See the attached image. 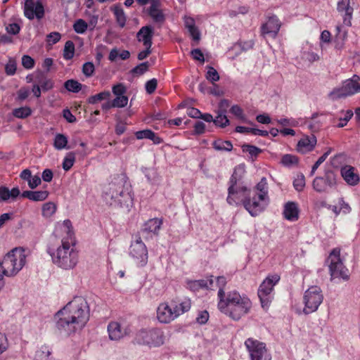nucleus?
<instances>
[{"label":"nucleus","mask_w":360,"mask_h":360,"mask_svg":"<svg viewBox=\"0 0 360 360\" xmlns=\"http://www.w3.org/2000/svg\"><path fill=\"white\" fill-rule=\"evenodd\" d=\"M61 35L59 32H51L46 36V41L49 44H55L60 41Z\"/></svg>","instance_id":"e2e57ef3"},{"label":"nucleus","mask_w":360,"mask_h":360,"mask_svg":"<svg viewBox=\"0 0 360 360\" xmlns=\"http://www.w3.org/2000/svg\"><path fill=\"white\" fill-rule=\"evenodd\" d=\"M27 183L29 187L31 189H34L41 184V180L38 175H35L34 176H32L31 179H30V181H28Z\"/></svg>","instance_id":"774afa93"},{"label":"nucleus","mask_w":360,"mask_h":360,"mask_svg":"<svg viewBox=\"0 0 360 360\" xmlns=\"http://www.w3.org/2000/svg\"><path fill=\"white\" fill-rule=\"evenodd\" d=\"M353 115V111L352 110H347L345 113V116L339 119V123L337 124V127L339 128H342L346 126L347 122L352 119Z\"/></svg>","instance_id":"864d4df0"},{"label":"nucleus","mask_w":360,"mask_h":360,"mask_svg":"<svg viewBox=\"0 0 360 360\" xmlns=\"http://www.w3.org/2000/svg\"><path fill=\"white\" fill-rule=\"evenodd\" d=\"M75 44L73 41L68 40L65 42L64 51H63V58L65 60H70L74 57L75 54Z\"/></svg>","instance_id":"ea45409f"},{"label":"nucleus","mask_w":360,"mask_h":360,"mask_svg":"<svg viewBox=\"0 0 360 360\" xmlns=\"http://www.w3.org/2000/svg\"><path fill=\"white\" fill-rule=\"evenodd\" d=\"M226 202L231 206L243 205L253 217L259 216L270 202L266 178L262 177L252 188L244 185L229 186Z\"/></svg>","instance_id":"f257e3e1"},{"label":"nucleus","mask_w":360,"mask_h":360,"mask_svg":"<svg viewBox=\"0 0 360 360\" xmlns=\"http://www.w3.org/2000/svg\"><path fill=\"white\" fill-rule=\"evenodd\" d=\"M89 314L86 300L81 296L75 297L56 314V327L60 335L70 336L86 326Z\"/></svg>","instance_id":"f03ea898"},{"label":"nucleus","mask_w":360,"mask_h":360,"mask_svg":"<svg viewBox=\"0 0 360 360\" xmlns=\"http://www.w3.org/2000/svg\"><path fill=\"white\" fill-rule=\"evenodd\" d=\"M209 313L207 312V311L206 310H204V311H199V313L198 314V316L196 317V322L198 323L199 324H205L207 322L208 319H209Z\"/></svg>","instance_id":"0e129e2a"},{"label":"nucleus","mask_w":360,"mask_h":360,"mask_svg":"<svg viewBox=\"0 0 360 360\" xmlns=\"http://www.w3.org/2000/svg\"><path fill=\"white\" fill-rule=\"evenodd\" d=\"M111 93L109 91H104L96 95L89 96L87 99V102L89 104H96L101 101L109 99Z\"/></svg>","instance_id":"f704fd0d"},{"label":"nucleus","mask_w":360,"mask_h":360,"mask_svg":"<svg viewBox=\"0 0 360 360\" xmlns=\"http://www.w3.org/2000/svg\"><path fill=\"white\" fill-rule=\"evenodd\" d=\"M52 261L59 268L68 270L73 269L78 262V252L68 240L63 239L61 245L51 252Z\"/></svg>","instance_id":"20e7f679"},{"label":"nucleus","mask_w":360,"mask_h":360,"mask_svg":"<svg viewBox=\"0 0 360 360\" xmlns=\"http://www.w3.org/2000/svg\"><path fill=\"white\" fill-rule=\"evenodd\" d=\"M330 152L331 149L330 148L328 151L325 152L321 157L319 158V159L316 161L311 167L310 176H313L315 174L316 169L326 160Z\"/></svg>","instance_id":"de8ad7c7"},{"label":"nucleus","mask_w":360,"mask_h":360,"mask_svg":"<svg viewBox=\"0 0 360 360\" xmlns=\"http://www.w3.org/2000/svg\"><path fill=\"white\" fill-rule=\"evenodd\" d=\"M17 69V64L14 59L10 58L5 66V72L7 75H15Z\"/></svg>","instance_id":"4d7b16f0"},{"label":"nucleus","mask_w":360,"mask_h":360,"mask_svg":"<svg viewBox=\"0 0 360 360\" xmlns=\"http://www.w3.org/2000/svg\"><path fill=\"white\" fill-rule=\"evenodd\" d=\"M32 110L28 106L20 107L13 110V115L15 117L25 119L30 116Z\"/></svg>","instance_id":"58836bf2"},{"label":"nucleus","mask_w":360,"mask_h":360,"mask_svg":"<svg viewBox=\"0 0 360 360\" xmlns=\"http://www.w3.org/2000/svg\"><path fill=\"white\" fill-rule=\"evenodd\" d=\"M212 145L216 150L230 152L233 149V144L230 141L217 139L212 142Z\"/></svg>","instance_id":"2f4dec72"},{"label":"nucleus","mask_w":360,"mask_h":360,"mask_svg":"<svg viewBox=\"0 0 360 360\" xmlns=\"http://www.w3.org/2000/svg\"><path fill=\"white\" fill-rule=\"evenodd\" d=\"M68 143V137L63 134H57L55 136L53 141V146L56 150H63L64 148H69L67 146Z\"/></svg>","instance_id":"473e14b6"},{"label":"nucleus","mask_w":360,"mask_h":360,"mask_svg":"<svg viewBox=\"0 0 360 360\" xmlns=\"http://www.w3.org/2000/svg\"><path fill=\"white\" fill-rule=\"evenodd\" d=\"M64 87L70 92L78 93L82 88V84L75 79H68L64 83Z\"/></svg>","instance_id":"e433bc0d"},{"label":"nucleus","mask_w":360,"mask_h":360,"mask_svg":"<svg viewBox=\"0 0 360 360\" xmlns=\"http://www.w3.org/2000/svg\"><path fill=\"white\" fill-rule=\"evenodd\" d=\"M317 117V114H314L311 120L309 122L308 128L314 133L320 130L322 127V124L319 121H316L315 118Z\"/></svg>","instance_id":"5fc2aeb1"},{"label":"nucleus","mask_w":360,"mask_h":360,"mask_svg":"<svg viewBox=\"0 0 360 360\" xmlns=\"http://www.w3.org/2000/svg\"><path fill=\"white\" fill-rule=\"evenodd\" d=\"M213 276H210L208 279H200L189 281L187 282L188 288L192 291H198L200 289L212 288L214 285Z\"/></svg>","instance_id":"a878e982"},{"label":"nucleus","mask_w":360,"mask_h":360,"mask_svg":"<svg viewBox=\"0 0 360 360\" xmlns=\"http://www.w3.org/2000/svg\"><path fill=\"white\" fill-rule=\"evenodd\" d=\"M323 300V295L321 288L317 285L309 287L303 295V313L307 315L316 311Z\"/></svg>","instance_id":"9d476101"},{"label":"nucleus","mask_w":360,"mask_h":360,"mask_svg":"<svg viewBox=\"0 0 360 360\" xmlns=\"http://www.w3.org/2000/svg\"><path fill=\"white\" fill-rule=\"evenodd\" d=\"M115 108H124L127 105L128 97L127 96H116L112 101Z\"/></svg>","instance_id":"603ef678"},{"label":"nucleus","mask_w":360,"mask_h":360,"mask_svg":"<svg viewBox=\"0 0 360 360\" xmlns=\"http://www.w3.org/2000/svg\"><path fill=\"white\" fill-rule=\"evenodd\" d=\"M6 30L8 34H17L20 31V27L18 23H11L6 27Z\"/></svg>","instance_id":"69168bd1"},{"label":"nucleus","mask_w":360,"mask_h":360,"mask_svg":"<svg viewBox=\"0 0 360 360\" xmlns=\"http://www.w3.org/2000/svg\"><path fill=\"white\" fill-rule=\"evenodd\" d=\"M191 307V301L189 298L183 299L179 303L172 300L171 303L162 302L157 309V319L162 323H169L181 314L187 312Z\"/></svg>","instance_id":"39448f33"},{"label":"nucleus","mask_w":360,"mask_h":360,"mask_svg":"<svg viewBox=\"0 0 360 360\" xmlns=\"http://www.w3.org/2000/svg\"><path fill=\"white\" fill-rule=\"evenodd\" d=\"M326 262L329 264L331 280L335 278H342L343 281L349 280V272L340 258V250L339 248H334L330 252Z\"/></svg>","instance_id":"0eeeda50"},{"label":"nucleus","mask_w":360,"mask_h":360,"mask_svg":"<svg viewBox=\"0 0 360 360\" xmlns=\"http://www.w3.org/2000/svg\"><path fill=\"white\" fill-rule=\"evenodd\" d=\"M149 68V63L148 62H143L136 67H134L131 70V72L134 75H142L145 72H146L148 70Z\"/></svg>","instance_id":"a18cd8bd"},{"label":"nucleus","mask_w":360,"mask_h":360,"mask_svg":"<svg viewBox=\"0 0 360 360\" xmlns=\"http://www.w3.org/2000/svg\"><path fill=\"white\" fill-rule=\"evenodd\" d=\"M218 115L214 120V124L217 127H219L221 128H224L226 126L229 125L230 122L228 117L226 115V113H222L220 112H217Z\"/></svg>","instance_id":"a19ab883"},{"label":"nucleus","mask_w":360,"mask_h":360,"mask_svg":"<svg viewBox=\"0 0 360 360\" xmlns=\"http://www.w3.org/2000/svg\"><path fill=\"white\" fill-rule=\"evenodd\" d=\"M36 82L39 85L42 91L46 92L53 88V82L47 78L44 74H39L36 77Z\"/></svg>","instance_id":"7c9ffc66"},{"label":"nucleus","mask_w":360,"mask_h":360,"mask_svg":"<svg viewBox=\"0 0 360 360\" xmlns=\"http://www.w3.org/2000/svg\"><path fill=\"white\" fill-rule=\"evenodd\" d=\"M283 215L289 221H297L300 217V209L297 203L292 201L286 202L284 205Z\"/></svg>","instance_id":"4be33fe9"},{"label":"nucleus","mask_w":360,"mask_h":360,"mask_svg":"<svg viewBox=\"0 0 360 360\" xmlns=\"http://www.w3.org/2000/svg\"><path fill=\"white\" fill-rule=\"evenodd\" d=\"M134 342L150 347H160L164 344V333L159 328L143 329L136 333Z\"/></svg>","instance_id":"1a4fd4ad"},{"label":"nucleus","mask_w":360,"mask_h":360,"mask_svg":"<svg viewBox=\"0 0 360 360\" xmlns=\"http://www.w3.org/2000/svg\"><path fill=\"white\" fill-rule=\"evenodd\" d=\"M95 67L92 62H86L82 65V73L86 77H91L94 72Z\"/></svg>","instance_id":"6e6d98bb"},{"label":"nucleus","mask_w":360,"mask_h":360,"mask_svg":"<svg viewBox=\"0 0 360 360\" xmlns=\"http://www.w3.org/2000/svg\"><path fill=\"white\" fill-rule=\"evenodd\" d=\"M154 29L150 25L142 27L136 33V39L142 42L144 46H152Z\"/></svg>","instance_id":"aec40b11"},{"label":"nucleus","mask_w":360,"mask_h":360,"mask_svg":"<svg viewBox=\"0 0 360 360\" xmlns=\"http://www.w3.org/2000/svg\"><path fill=\"white\" fill-rule=\"evenodd\" d=\"M281 163L288 167L297 166L299 163V158L296 155L292 154H285L282 156Z\"/></svg>","instance_id":"c9c22d12"},{"label":"nucleus","mask_w":360,"mask_h":360,"mask_svg":"<svg viewBox=\"0 0 360 360\" xmlns=\"http://www.w3.org/2000/svg\"><path fill=\"white\" fill-rule=\"evenodd\" d=\"M207 71L206 72L205 77L208 81L214 84L219 80V75L213 67L208 65L207 66Z\"/></svg>","instance_id":"c03bdc74"},{"label":"nucleus","mask_w":360,"mask_h":360,"mask_svg":"<svg viewBox=\"0 0 360 360\" xmlns=\"http://www.w3.org/2000/svg\"><path fill=\"white\" fill-rule=\"evenodd\" d=\"M244 344L251 360H271V356L268 352L264 342L249 338Z\"/></svg>","instance_id":"ddd939ff"},{"label":"nucleus","mask_w":360,"mask_h":360,"mask_svg":"<svg viewBox=\"0 0 360 360\" xmlns=\"http://www.w3.org/2000/svg\"><path fill=\"white\" fill-rule=\"evenodd\" d=\"M107 330L110 340L112 341H119L131 332L129 327L124 328L117 321H110L108 325Z\"/></svg>","instance_id":"a211bd4d"},{"label":"nucleus","mask_w":360,"mask_h":360,"mask_svg":"<svg viewBox=\"0 0 360 360\" xmlns=\"http://www.w3.org/2000/svg\"><path fill=\"white\" fill-rule=\"evenodd\" d=\"M191 53L194 60L200 61V63L205 62L203 53L200 49H195L192 50Z\"/></svg>","instance_id":"338daca9"},{"label":"nucleus","mask_w":360,"mask_h":360,"mask_svg":"<svg viewBox=\"0 0 360 360\" xmlns=\"http://www.w3.org/2000/svg\"><path fill=\"white\" fill-rule=\"evenodd\" d=\"M316 137L314 134L304 136L297 143V150L299 153L305 154L312 151L316 145Z\"/></svg>","instance_id":"412c9836"},{"label":"nucleus","mask_w":360,"mask_h":360,"mask_svg":"<svg viewBox=\"0 0 360 360\" xmlns=\"http://www.w3.org/2000/svg\"><path fill=\"white\" fill-rule=\"evenodd\" d=\"M34 60L28 55H24L22 57V65L25 69H32L34 66Z\"/></svg>","instance_id":"bf43d9fd"},{"label":"nucleus","mask_w":360,"mask_h":360,"mask_svg":"<svg viewBox=\"0 0 360 360\" xmlns=\"http://www.w3.org/2000/svg\"><path fill=\"white\" fill-rule=\"evenodd\" d=\"M56 207L51 202H46L42 206V214L44 217H51L56 212Z\"/></svg>","instance_id":"09e8293b"},{"label":"nucleus","mask_w":360,"mask_h":360,"mask_svg":"<svg viewBox=\"0 0 360 360\" xmlns=\"http://www.w3.org/2000/svg\"><path fill=\"white\" fill-rule=\"evenodd\" d=\"M355 168L350 165L342 167L340 174L342 179L350 186H355L359 182V176L355 172Z\"/></svg>","instance_id":"5701e85b"},{"label":"nucleus","mask_w":360,"mask_h":360,"mask_svg":"<svg viewBox=\"0 0 360 360\" xmlns=\"http://www.w3.org/2000/svg\"><path fill=\"white\" fill-rule=\"evenodd\" d=\"M282 23L277 15L268 14L266 15V21L260 26V35L263 38L267 37L276 39L281 27Z\"/></svg>","instance_id":"dca6fc26"},{"label":"nucleus","mask_w":360,"mask_h":360,"mask_svg":"<svg viewBox=\"0 0 360 360\" xmlns=\"http://www.w3.org/2000/svg\"><path fill=\"white\" fill-rule=\"evenodd\" d=\"M337 11L342 17L343 23L347 26H351L354 12V8L351 6V0H338Z\"/></svg>","instance_id":"6ab92c4d"},{"label":"nucleus","mask_w":360,"mask_h":360,"mask_svg":"<svg viewBox=\"0 0 360 360\" xmlns=\"http://www.w3.org/2000/svg\"><path fill=\"white\" fill-rule=\"evenodd\" d=\"M129 255L139 266H144L148 262V250L140 236H136L129 247Z\"/></svg>","instance_id":"2eb2a0df"},{"label":"nucleus","mask_w":360,"mask_h":360,"mask_svg":"<svg viewBox=\"0 0 360 360\" xmlns=\"http://www.w3.org/2000/svg\"><path fill=\"white\" fill-rule=\"evenodd\" d=\"M158 86V80L155 78H153L148 81L146 82L145 84L146 91L148 94H153Z\"/></svg>","instance_id":"052dcab7"},{"label":"nucleus","mask_w":360,"mask_h":360,"mask_svg":"<svg viewBox=\"0 0 360 360\" xmlns=\"http://www.w3.org/2000/svg\"><path fill=\"white\" fill-rule=\"evenodd\" d=\"M338 184V175L332 169H325L323 176H316L312 182L313 188L318 193H328Z\"/></svg>","instance_id":"f8f14e48"},{"label":"nucleus","mask_w":360,"mask_h":360,"mask_svg":"<svg viewBox=\"0 0 360 360\" xmlns=\"http://www.w3.org/2000/svg\"><path fill=\"white\" fill-rule=\"evenodd\" d=\"M3 274L6 276H15L26 263V255L22 248H15L7 253L2 262Z\"/></svg>","instance_id":"423d86ee"},{"label":"nucleus","mask_w":360,"mask_h":360,"mask_svg":"<svg viewBox=\"0 0 360 360\" xmlns=\"http://www.w3.org/2000/svg\"><path fill=\"white\" fill-rule=\"evenodd\" d=\"M47 191H25L21 193V196L30 200L38 202L45 200L49 196Z\"/></svg>","instance_id":"cd10ccee"},{"label":"nucleus","mask_w":360,"mask_h":360,"mask_svg":"<svg viewBox=\"0 0 360 360\" xmlns=\"http://www.w3.org/2000/svg\"><path fill=\"white\" fill-rule=\"evenodd\" d=\"M360 93V77L354 75L351 79L343 82L340 88L334 89L330 94L329 98L337 100Z\"/></svg>","instance_id":"9b49d317"},{"label":"nucleus","mask_w":360,"mask_h":360,"mask_svg":"<svg viewBox=\"0 0 360 360\" xmlns=\"http://www.w3.org/2000/svg\"><path fill=\"white\" fill-rule=\"evenodd\" d=\"M105 195L115 202L122 206L131 200V195L127 189H125L122 182L111 181L105 191Z\"/></svg>","instance_id":"4468645a"},{"label":"nucleus","mask_w":360,"mask_h":360,"mask_svg":"<svg viewBox=\"0 0 360 360\" xmlns=\"http://www.w3.org/2000/svg\"><path fill=\"white\" fill-rule=\"evenodd\" d=\"M51 354V352L48 347L44 346L40 351L37 352L34 360H50L49 356Z\"/></svg>","instance_id":"8fccbe9b"},{"label":"nucleus","mask_w":360,"mask_h":360,"mask_svg":"<svg viewBox=\"0 0 360 360\" xmlns=\"http://www.w3.org/2000/svg\"><path fill=\"white\" fill-rule=\"evenodd\" d=\"M75 161V155L72 152L68 153L64 158L63 161V169L65 171L70 170L74 165Z\"/></svg>","instance_id":"37998d69"},{"label":"nucleus","mask_w":360,"mask_h":360,"mask_svg":"<svg viewBox=\"0 0 360 360\" xmlns=\"http://www.w3.org/2000/svg\"><path fill=\"white\" fill-rule=\"evenodd\" d=\"M252 304L246 295L236 290L226 292V296L218 301V309L231 319L238 321L248 314Z\"/></svg>","instance_id":"7ed1b4c3"},{"label":"nucleus","mask_w":360,"mask_h":360,"mask_svg":"<svg viewBox=\"0 0 360 360\" xmlns=\"http://www.w3.org/2000/svg\"><path fill=\"white\" fill-rule=\"evenodd\" d=\"M23 11L24 15L29 20L34 18L41 20L45 14L44 6L41 0H25Z\"/></svg>","instance_id":"f3484780"},{"label":"nucleus","mask_w":360,"mask_h":360,"mask_svg":"<svg viewBox=\"0 0 360 360\" xmlns=\"http://www.w3.org/2000/svg\"><path fill=\"white\" fill-rule=\"evenodd\" d=\"M293 186L297 191H302L305 186V178L303 174H299L293 181Z\"/></svg>","instance_id":"3c124183"},{"label":"nucleus","mask_w":360,"mask_h":360,"mask_svg":"<svg viewBox=\"0 0 360 360\" xmlns=\"http://www.w3.org/2000/svg\"><path fill=\"white\" fill-rule=\"evenodd\" d=\"M217 285L219 288V290L217 292V298L218 301L226 296V293L225 292L224 288L227 283L226 278L221 276H218L217 278Z\"/></svg>","instance_id":"4c0bfd02"},{"label":"nucleus","mask_w":360,"mask_h":360,"mask_svg":"<svg viewBox=\"0 0 360 360\" xmlns=\"http://www.w3.org/2000/svg\"><path fill=\"white\" fill-rule=\"evenodd\" d=\"M230 112L234 115L240 120H245V116L244 115L243 110L238 105H233L230 109Z\"/></svg>","instance_id":"13d9d810"},{"label":"nucleus","mask_w":360,"mask_h":360,"mask_svg":"<svg viewBox=\"0 0 360 360\" xmlns=\"http://www.w3.org/2000/svg\"><path fill=\"white\" fill-rule=\"evenodd\" d=\"M280 280V276L277 274H274L267 276L263 282L260 284L257 295L259 298L261 306L262 309L267 311L274 300V287Z\"/></svg>","instance_id":"6e6552de"},{"label":"nucleus","mask_w":360,"mask_h":360,"mask_svg":"<svg viewBox=\"0 0 360 360\" xmlns=\"http://www.w3.org/2000/svg\"><path fill=\"white\" fill-rule=\"evenodd\" d=\"M135 136L137 139H150L153 141L155 144H160L162 142V139L150 129L138 131L135 133Z\"/></svg>","instance_id":"c85d7f7f"},{"label":"nucleus","mask_w":360,"mask_h":360,"mask_svg":"<svg viewBox=\"0 0 360 360\" xmlns=\"http://www.w3.org/2000/svg\"><path fill=\"white\" fill-rule=\"evenodd\" d=\"M242 150L243 152H247L251 156V158H257L261 153L262 149L259 148L250 144H243L242 146Z\"/></svg>","instance_id":"79ce46f5"},{"label":"nucleus","mask_w":360,"mask_h":360,"mask_svg":"<svg viewBox=\"0 0 360 360\" xmlns=\"http://www.w3.org/2000/svg\"><path fill=\"white\" fill-rule=\"evenodd\" d=\"M87 28L88 24L83 19L77 20L73 25V29L77 34H84Z\"/></svg>","instance_id":"49530a36"},{"label":"nucleus","mask_w":360,"mask_h":360,"mask_svg":"<svg viewBox=\"0 0 360 360\" xmlns=\"http://www.w3.org/2000/svg\"><path fill=\"white\" fill-rule=\"evenodd\" d=\"M245 174V167L244 165H238L236 166L228 182L229 186L240 185V182L243 180Z\"/></svg>","instance_id":"bb28decb"},{"label":"nucleus","mask_w":360,"mask_h":360,"mask_svg":"<svg viewBox=\"0 0 360 360\" xmlns=\"http://www.w3.org/2000/svg\"><path fill=\"white\" fill-rule=\"evenodd\" d=\"M160 7L159 0H152L148 13L155 22L162 24L165 21V15Z\"/></svg>","instance_id":"b1692460"},{"label":"nucleus","mask_w":360,"mask_h":360,"mask_svg":"<svg viewBox=\"0 0 360 360\" xmlns=\"http://www.w3.org/2000/svg\"><path fill=\"white\" fill-rule=\"evenodd\" d=\"M112 91L116 96H124L127 91V89L123 84L119 83L112 86Z\"/></svg>","instance_id":"680f3d73"},{"label":"nucleus","mask_w":360,"mask_h":360,"mask_svg":"<svg viewBox=\"0 0 360 360\" xmlns=\"http://www.w3.org/2000/svg\"><path fill=\"white\" fill-rule=\"evenodd\" d=\"M162 219L153 218L148 220L141 229L142 233H153L155 236L159 234V231L162 225Z\"/></svg>","instance_id":"393cba45"},{"label":"nucleus","mask_w":360,"mask_h":360,"mask_svg":"<svg viewBox=\"0 0 360 360\" xmlns=\"http://www.w3.org/2000/svg\"><path fill=\"white\" fill-rule=\"evenodd\" d=\"M110 10L113 12L118 25L122 28L124 27L126 25L127 17L120 4L114 5Z\"/></svg>","instance_id":"c756f323"},{"label":"nucleus","mask_w":360,"mask_h":360,"mask_svg":"<svg viewBox=\"0 0 360 360\" xmlns=\"http://www.w3.org/2000/svg\"><path fill=\"white\" fill-rule=\"evenodd\" d=\"M331 165L336 169L342 168L347 165V155L345 153H339L330 159Z\"/></svg>","instance_id":"72a5a7b5"}]
</instances>
